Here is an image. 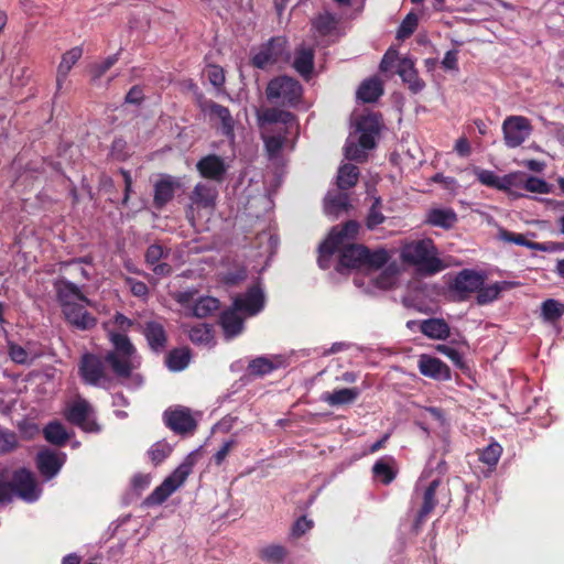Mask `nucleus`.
<instances>
[{"label": "nucleus", "instance_id": "obj_1", "mask_svg": "<svg viewBox=\"0 0 564 564\" xmlns=\"http://www.w3.org/2000/svg\"><path fill=\"white\" fill-rule=\"evenodd\" d=\"M401 260L414 265L420 273L425 275H434L446 268L438 258L437 247L430 238L405 243L401 249Z\"/></svg>", "mask_w": 564, "mask_h": 564}, {"label": "nucleus", "instance_id": "obj_2", "mask_svg": "<svg viewBox=\"0 0 564 564\" xmlns=\"http://www.w3.org/2000/svg\"><path fill=\"white\" fill-rule=\"evenodd\" d=\"M337 270L341 269H380L389 261V253L384 249L371 251L368 247L359 243H347L340 246Z\"/></svg>", "mask_w": 564, "mask_h": 564}, {"label": "nucleus", "instance_id": "obj_3", "mask_svg": "<svg viewBox=\"0 0 564 564\" xmlns=\"http://www.w3.org/2000/svg\"><path fill=\"white\" fill-rule=\"evenodd\" d=\"M195 464V453H191L182 464L144 499L143 505L147 507H155L165 502L167 498L186 481Z\"/></svg>", "mask_w": 564, "mask_h": 564}, {"label": "nucleus", "instance_id": "obj_4", "mask_svg": "<svg viewBox=\"0 0 564 564\" xmlns=\"http://www.w3.org/2000/svg\"><path fill=\"white\" fill-rule=\"evenodd\" d=\"M265 96L271 102H279L283 107L295 108L301 102L303 87L297 79L282 75L272 78L268 83Z\"/></svg>", "mask_w": 564, "mask_h": 564}, {"label": "nucleus", "instance_id": "obj_5", "mask_svg": "<svg viewBox=\"0 0 564 564\" xmlns=\"http://www.w3.org/2000/svg\"><path fill=\"white\" fill-rule=\"evenodd\" d=\"M288 40L285 36H273L250 53V65L257 69H267L286 55Z\"/></svg>", "mask_w": 564, "mask_h": 564}, {"label": "nucleus", "instance_id": "obj_6", "mask_svg": "<svg viewBox=\"0 0 564 564\" xmlns=\"http://www.w3.org/2000/svg\"><path fill=\"white\" fill-rule=\"evenodd\" d=\"M63 415L67 422L85 432L100 431V426L95 421L93 406L80 397L67 403Z\"/></svg>", "mask_w": 564, "mask_h": 564}, {"label": "nucleus", "instance_id": "obj_7", "mask_svg": "<svg viewBox=\"0 0 564 564\" xmlns=\"http://www.w3.org/2000/svg\"><path fill=\"white\" fill-rule=\"evenodd\" d=\"M505 144L508 148L520 147L532 133V124L527 117L509 116L502 122Z\"/></svg>", "mask_w": 564, "mask_h": 564}, {"label": "nucleus", "instance_id": "obj_8", "mask_svg": "<svg viewBox=\"0 0 564 564\" xmlns=\"http://www.w3.org/2000/svg\"><path fill=\"white\" fill-rule=\"evenodd\" d=\"M217 196L218 192L215 186L197 183L189 194L191 204L185 210L187 220L194 225L196 209H214Z\"/></svg>", "mask_w": 564, "mask_h": 564}, {"label": "nucleus", "instance_id": "obj_9", "mask_svg": "<svg viewBox=\"0 0 564 564\" xmlns=\"http://www.w3.org/2000/svg\"><path fill=\"white\" fill-rule=\"evenodd\" d=\"M11 484L13 487V498L18 496L28 502L39 499L41 490L37 488L34 475L26 468L11 470Z\"/></svg>", "mask_w": 564, "mask_h": 564}, {"label": "nucleus", "instance_id": "obj_10", "mask_svg": "<svg viewBox=\"0 0 564 564\" xmlns=\"http://www.w3.org/2000/svg\"><path fill=\"white\" fill-rule=\"evenodd\" d=\"M163 420L171 431L181 435L192 434L197 427V423L187 408L167 409L163 413Z\"/></svg>", "mask_w": 564, "mask_h": 564}, {"label": "nucleus", "instance_id": "obj_11", "mask_svg": "<svg viewBox=\"0 0 564 564\" xmlns=\"http://www.w3.org/2000/svg\"><path fill=\"white\" fill-rule=\"evenodd\" d=\"M485 283V278L481 273L474 270L464 269L454 279L451 284V290L454 291L458 300H467L471 293H475Z\"/></svg>", "mask_w": 564, "mask_h": 564}, {"label": "nucleus", "instance_id": "obj_12", "mask_svg": "<svg viewBox=\"0 0 564 564\" xmlns=\"http://www.w3.org/2000/svg\"><path fill=\"white\" fill-rule=\"evenodd\" d=\"M360 229V224L357 220H348L340 226L332 228L327 238L325 239V249L329 252H336L340 246L347 245L346 241L357 238Z\"/></svg>", "mask_w": 564, "mask_h": 564}, {"label": "nucleus", "instance_id": "obj_13", "mask_svg": "<svg viewBox=\"0 0 564 564\" xmlns=\"http://www.w3.org/2000/svg\"><path fill=\"white\" fill-rule=\"evenodd\" d=\"M356 129L360 133L359 145L365 150H372L381 131L380 117L377 113L362 116L357 121Z\"/></svg>", "mask_w": 564, "mask_h": 564}, {"label": "nucleus", "instance_id": "obj_14", "mask_svg": "<svg viewBox=\"0 0 564 564\" xmlns=\"http://www.w3.org/2000/svg\"><path fill=\"white\" fill-rule=\"evenodd\" d=\"M199 175L206 180L221 183L227 174L228 165L217 154H207L196 163Z\"/></svg>", "mask_w": 564, "mask_h": 564}, {"label": "nucleus", "instance_id": "obj_15", "mask_svg": "<svg viewBox=\"0 0 564 564\" xmlns=\"http://www.w3.org/2000/svg\"><path fill=\"white\" fill-rule=\"evenodd\" d=\"M105 361L100 356L85 354L79 365V373L83 380L93 386H97L105 377Z\"/></svg>", "mask_w": 564, "mask_h": 564}, {"label": "nucleus", "instance_id": "obj_16", "mask_svg": "<svg viewBox=\"0 0 564 564\" xmlns=\"http://www.w3.org/2000/svg\"><path fill=\"white\" fill-rule=\"evenodd\" d=\"M55 290L57 294V300L61 306H66L67 312L72 316V311L69 305L78 304L80 302H87V297L83 293V291L73 282L67 280L66 278L58 279L55 284Z\"/></svg>", "mask_w": 564, "mask_h": 564}, {"label": "nucleus", "instance_id": "obj_17", "mask_svg": "<svg viewBox=\"0 0 564 564\" xmlns=\"http://www.w3.org/2000/svg\"><path fill=\"white\" fill-rule=\"evenodd\" d=\"M139 365L138 355H119L108 351V369L119 379H129Z\"/></svg>", "mask_w": 564, "mask_h": 564}, {"label": "nucleus", "instance_id": "obj_18", "mask_svg": "<svg viewBox=\"0 0 564 564\" xmlns=\"http://www.w3.org/2000/svg\"><path fill=\"white\" fill-rule=\"evenodd\" d=\"M66 455L64 453H55L51 449H44L37 453L36 466L39 471L46 479H52L58 474L64 465Z\"/></svg>", "mask_w": 564, "mask_h": 564}, {"label": "nucleus", "instance_id": "obj_19", "mask_svg": "<svg viewBox=\"0 0 564 564\" xmlns=\"http://www.w3.org/2000/svg\"><path fill=\"white\" fill-rule=\"evenodd\" d=\"M170 254V249L164 248L159 243L150 245L144 253V261L151 268L154 274L160 276H167L172 273V265L167 262H160L166 259Z\"/></svg>", "mask_w": 564, "mask_h": 564}, {"label": "nucleus", "instance_id": "obj_20", "mask_svg": "<svg viewBox=\"0 0 564 564\" xmlns=\"http://www.w3.org/2000/svg\"><path fill=\"white\" fill-rule=\"evenodd\" d=\"M236 310L253 316L262 311L264 306V294L258 285L249 288L243 296H237L234 300Z\"/></svg>", "mask_w": 564, "mask_h": 564}, {"label": "nucleus", "instance_id": "obj_21", "mask_svg": "<svg viewBox=\"0 0 564 564\" xmlns=\"http://www.w3.org/2000/svg\"><path fill=\"white\" fill-rule=\"evenodd\" d=\"M181 187V182L172 175L162 176L154 184L153 205L156 209H162L174 197L175 192Z\"/></svg>", "mask_w": 564, "mask_h": 564}, {"label": "nucleus", "instance_id": "obj_22", "mask_svg": "<svg viewBox=\"0 0 564 564\" xmlns=\"http://www.w3.org/2000/svg\"><path fill=\"white\" fill-rule=\"evenodd\" d=\"M420 372L429 378L440 381H446L451 379V369L436 357L429 355H422L419 359Z\"/></svg>", "mask_w": 564, "mask_h": 564}, {"label": "nucleus", "instance_id": "obj_23", "mask_svg": "<svg viewBox=\"0 0 564 564\" xmlns=\"http://www.w3.org/2000/svg\"><path fill=\"white\" fill-rule=\"evenodd\" d=\"M142 334L144 335L150 349L154 352H162L167 347V333L158 321L144 323Z\"/></svg>", "mask_w": 564, "mask_h": 564}, {"label": "nucleus", "instance_id": "obj_24", "mask_svg": "<svg viewBox=\"0 0 564 564\" xmlns=\"http://www.w3.org/2000/svg\"><path fill=\"white\" fill-rule=\"evenodd\" d=\"M87 305H89V300H87V302L69 305L72 316L69 315V312H67L66 306H63V314L67 322L79 329H89L93 327L96 319L86 311Z\"/></svg>", "mask_w": 564, "mask_h": 564}, {"label": "nucleus", "instance_id": "obj_25", "mask_svg": "<svg viewBox=\"0 0 564 564\" xmlns=\"http://www.w3.org/2000/svg\"><path fill=\"white\" fill-rule=\"evenodd\" d=\"M397 73L408 84L413 94L420 93L425 87V83L419 77L414 62L411 58H401L397 65Z\"/></svg>", "mask_w": 564, "mask_h": 564}, {"label": "nucleus", "instance_id": "obj_26", "mask_svg": "<svg viewBox=\"0 0 564 564\" xmlns=\"http://www.w3.org/2000/svg\"><path fill=\"white\" fill-rule=\"evenodd\" d=\"M204 110L209 113L210 117L217 118L221 122V133L227 138L234 137L235 131V121L230 113V110L215 102L214 100H208L204 105Z\"/></svg>", "mask_w": 564, "mask_h": 564}, {"label": "nucleus", "instance_id": "obj_27", "mask_svg": "<svg viewBox=\"0 0 564 564\" xmlns=\"http://www.w3.org/2000/svg\"><path fill=\"white\" fill-rule=\"evenodd\" d=\"M82 46H74L62 55L56 70V91H61L73 66L82 58Z\"/></svg>", "mask_w": 564, "mask_h": 564}, {"label": "nucleus", "instance_id": "obj_28", "mask_svg": "<svg viewBox=\"0 0 564 564\" xmlns=\"http://www.w3.org/2000/svg\"><path fill=\"white\" fill-rule=\"evenodd\" d=\"M239 310H236L232 305L231 308H227L221 312L219 316V324L224 330L225 337L231 339L243 330V318L238 314Z\"/></svg>", "mask_w": 564, "mask_h": 564}, {"label": "nucleus", "instance_id": "obj_29", "mask_svg": "<svg viewBox=\"0 0 564 564\" xmlns=\"http://www.w3.org/2000/svg\"><path fill=\"white\" fill-rule=\"evenodd\" d=\"M257 119L260 126L283 123L292 126L297 122L296 116L290 111L280 108H264L257 112Z\"/></svg>", "mask_w": 564, "mask_h": 564}, {"label": "nucleus", "instance_id": "obj_30", "mask_svg": "<svg viewBox=\"0 0 564 564\" xmlns=\"http://www.w3.org/2000/svg\"><path fill=\"white\" fill-rule=\"evenodd\" d=\"M441 485V479L432 480L423 490L422 505L417 511L415 523H422L437 505L436 490Z\"/></svg>", "mask_w": 564, "mask_h": 564}, {"label": "nucleus", "instance_id": "obj_31", "mask_svg": "<svg viewBox=\"0 0 564 564\" xmlns=\"http://www.w3.org/2000/svg\"><path fill=\"white\" fill-rule=\"evenodd\" d=\"M457 220V214L452 208H432L426 214L425 224L448 230Z\"/></svg>", "mask_w": 564, "mask_h": 564}, {"label": "nucleus", "instance_id": "obj_32", "mask_svg": "<svg viewBox=\"0 0 564 564\" xmlns=\"http://www.w3.org/2000/svg\"><path fill=\"white\" fill-rule=\"evenodd\" d=\"M420 330L431 339L445 340L449 337L451 328L443 318H427L420 323Z\"/></svg>", "mask_w": 564, "mask_h": 564}, {"label": "nucleus", "instance_id": "obj_33", "mask_svg": "<svg viewBox=\"0 0 564 564\" xmlns=\"http://www.w3.org/2000/svg\"><path fill=\"white\" fill-rule=\"evenodd\" d=\"M314 50L311 47H299L295 51L293 62L294 69L304 78L310 79L314 70Z\"/></svg>", "mask_w": 564, "mask_h": 564}, {"label": "nucleus", "instance_id": "obj_34", "mask_svg": "<svg viewBox=\"0 0 564 564\" xmlns=\"http://www.w3.org/2000/svg\"><path fill=\"white\" fill-rule=\"evenodd\" d=\"M383 84L377 76L365 79L357 90V98L366 104L376 102L383 95Z\"/></svg>", "mask_w": 564, "mask_h": 564}, {"label": "nucleus", "instance_id": "obj_35", "mask_svg": "<svg viewBox=\"0 0 564 564\" xmlns=\"http://www.w3.org/2000/svg\"><path fill=\"white\" fill-rule=\"evenodd\" d=\"M393 457H382L378 459L372 466L373 478L382 485H390L397 477V469L394 468Z\"/></svg>", "mask_w": 564, "mask_h": 564}, {"label": "nucleus", "instance_id": "obj_36", "mask_svg": "<svg viewBox=\"0 0 564 564\" xmlns=\"http://www.w3.org/2000/svg\"><path fill=\"white\" fill-rule=\"evenodd\" d=\"M359 395H360V389L357 387L343 388V389L334 390L333 392H325L322 395V400L332 406H338V405L350 404V403L355 402Z\"/></svg>", "mask_w": 564, "mask_h": 564}, {"label": "nucleus", "instance_id": "obj_37", "mask_svg": "<svg viewBox=\"0 0 564 564\" xmlns=\"http://www.w3.org/2000/svg\"><path fill=\"white\" fill-rule=\"evenodd\" d=\"M516 285L513 282L501 281L496 282L491 285L480 286L477 291V303L479 305H486L496 301L502 291L512 289Z\"/></svg>", "mask_w": 564, "mask_h": 564}, {"label": "nucleus", "instance_id": "obj_38", "mask_svg": "<svg viewBox=\"0 0 564 564\" xmlns=\"http://www.w3.org/2000/svg\"><path fill=\"white\" fill-rule=\"evenodd\" d=\"M477 180L488 187L507 191L512 185V176L506 175L502 178L489 170L476 171Z\"/></svg>", "mask_w": 564, "mask_h": 564}, {"label": "nucleus", "instance_id": "obj_39", "mask_svg": "<svg viewBox=\"0 0 564 564\" xmlns=\"http://www.w3.org/2000/svg\"><path fill=\"white\" fill-rule=\"evenodd\" d=\"M43 435L48 443L56 446H63L69 440V434L58 421L47 423L43 429Z\"/></svg>", "mask_w": 564, "mask_h": 564}, {"label": "nucleus", "instance_id": "obj_40", "mask_svg": "<svg viewBox=\"0 0 564 564\" xmlns=\"http://www.w3.org/2000/svg\"><path fill=\"white\" fill-rule=\"evenodd\" d=\"M191 361V350L187 347L172 349L165 358V365L171 371L184 370Z\"/></svg>", "mask_w": 564, "mask_h": 564}, {"label": "nucleus", "instance_id": "obj_41", "mask_svg": "<svg viewBox=\"0 0 564 564\" xmlns=\"http://www.w3.org/2000/svg\"><path fill=\"white\" fill-rule=\"evenodd\" d=\"M359 169L350 163L344 164L339 167L337 174V186L339 189H349L354 187L359 178Z\"/></svg>", "mask_w": 564, "mask_h": 564}, {"label": "nucleus", "instance_id": "obj_42", "mask_svg": "<svg viewBox=\"0 0 564 564\" xmlns=\"http://www.w3.org/2000/svg\"><path fill=\"white\" fill-rule=\"evenodd\" d=\"M109 340L112 345V349L110 351L119 355H138L135 346L127 334L109 333Z\"/></svg>", "mask_w": 564, "mask_h": 564}, {"label": "nucleus", "instance_id": "obj_43", "mask_svg": "<svg viewBox=\"0 0 564 564\" xmlns=\"http://www.w3.org/2000/svg\"><path fill=\"white\" fill-rule=\"evenodd\" d=\"M13 500V487L11 484V468L0 464V506Z\"/></svg>", "mask_w": 564, "mask_h": 564}, {"label": "nucleus", "instance_id": "obj_44", "mask_svg": "<svg viewBox=\"0 0 564 564\" xmlns=\"http://www.w3.org/2000/svg\"><path fill=\"white\" fill-rule=\"evenodd\" d=\"M498 238L508 243L527 247L531 250L540 251L541 242L528 240L524 235L510 231L506 228H499Z\"/></svg>", "mask_w": 564, "mask_h": 564}, {"label": "nucleus", "instance_id": "obj_45", "mask_svg": "<svg viewBox=\"0 0 564 564\" xmlns=\"http://www.w3.org/2000/svg\"><path fill=\"white\" fill-rule=\"evenodd\" d=\"M349 196L346 193H328L325 197V210L328 214L338 215L349 208Z\"/></svg>", "mask_w": 564, "mask_h": 564}, {"label": "nucleus", "instance_id": "obj_46", "mask_svg": "<svg viewBox=\"0 0 564 564\" xmlns=\"http://www.w3.org/2000/svg\"><path fill=\"white\" fill-rule=\"evenodd\" d=\"M337 24L338 19L330 12L321 13L313 20L314 29L323 36L333 33L336 30Z\"/></svg>", "mask_w": 564, "mask_h": 564}, {"label": "nucleus", "instance_id": "obj_47", "mask_svg": "<svg viewBox=\"0 0 564 564\" xmlns=\"http://www.w3.org/2000/svg\"><path fill=\"white\" fill-rule=\"evenodd\" d=\"M172 446L164 440L154 443L148 451V456L154 466L163 463L172 453Z\"/></svg>", "mask_w": 564, "mask_h": 564}, {"label": "nucleus", "instance_id": "obj_48", "mask_svg": "<svg viewBox=\"0 0 564 564\" xmlns=\"http://www.w3.org/2000/svg\"><path fill=\"white\" fill-rule=\"evenodd\" d=\"M219 308V301L212 296H204L197 300L193 306V315L198 318L209 316Z\"/></svg>", "mask_w": 564, "mask_h": 564}, {"label": "nucleus", "instance_id": "obj_49", "mask_svg": "<svg viewBox=\"0 0 564 564\" xmlns=\"http://www.w3.org/2000/svg\"><path fill=\"white\" fill-rule=\"evenodd\" d=\"M541 313L545 321L555 322L563 316L564 304L556 300L547 299L541 305Z\"/></svg>", "mask_w": 564, "mask_h": 564}, {"label": "nucleus", "instance_id": "obj_50", "mask_svg": "<svg viewBox=\"0 0 564 564\" xmlns=\"http://www.w3.org/2000/svg\"><path fill=\"white\" fill-rule=\"evenodd\" d=\"M502 454V447L497 442H491L479 453V460L488 465L489 468L496 467Z\"/></svg>", "mask_w": 564, "mask_h": 564}, {"label": "nucleus", "instance_id": "obj_51", "mask_svg": "<svg viewBox=\"0 0 564 564\" xmlns=\"http://www.w3.org/2000/svg\"><path fill=\"white\" fill-rule=\"evenodd\" d=\"M189 339L193 344H209L213 338V329L208 324H197L189 329Z\"/></svg>", "mask_w": 564, "mask_h": 564}, {"label": "nucleus", "instance_id": "obj_52", "mask_svg": "<svg viewBox=\"0 0 564 564\" xmlns=\"http://www.w3.org/2000/svg\"><path fill=\"white\" fill-rule=\"evenodd\" d=\"M276 366L267 357H258L252 359L248 365V370L250 375L257 377H263L268 373H271Z\"/></svg>", "mask_w": 564, "mask_h": 564}, {"label": "nucleus", "instance_id": "obj_53", "mask_svg": "<svg viewBox=\"0 0 564 564\" xmlns=\"http://www.w3.org/2000/svg\"><path fill=\"white\" fill-rule=\"evenodd\" d=\"M259 556L264 562L279 564L285 558L286 550L282 545L271 544L263 547Z\"/></svg>", "mask_w": 564, "mask_h": 564}, {"label": "nucleus", "instance_id": "obj_54", "mask_svg": "<svg viewBox=\"0 0 564 564\" xmlns=\"http://www.w3.org/2000/svg\"><path fill=\"white\" fill-rule=\"evenodd\" d=\"M381 198L376 197L366 217V227L373 230L377 226L386 220V216L381 213Z\"/></svg>", "mask_w": 564, "mask_h": 564}, {"label": "nucleus", "instance_id": "obj_55", "mask_svg": "<svg viewBox=\"0 0 564 564\" xmlns=\"http://www.w3.org/2000/svg\"><path fill=\"white\" fill-rule=\"evenodd\" d=\"M8 354L11 360L19 365H29L33 361V358L22 346L11 341L8 344Z\"/></svg>", "mask_w": 564, "mask_h": 564}, {"label": "nucleus", "instance_id": "obj_56", "mask_svg": "<svg viewBox=\"0 0 564 564\" xmlns=\"http://www.w3.org/2000/svg\"><path fill=\"white\" fill-rule=\"evenodd\" d=\"M18 446V436L14 432L0 431V455L7 454L15 449Z\"/></svg>", "mask_w": 564, "mask_h": 564}, {"label": "nucleus", "instance_id": "obj_57", "mask_svg": "<svg viewBox=\"0 0 564 564\" xmlns=\"http://www.w3.org/2000/svg\"><path fill=\"white\" fill-rule=\"evenodd\" d=\"M417 28V17L409 13L401 22L398 29V39H406L411 36Z\"/></svg>", "mask_w": 564, "mask_h": 564}, {"label": "nucleus", "instance_id": "obj_58", "mask_svg": "<svg viewBox=\"0 0 564 564\" xmlns=\"http://www.w3.org/2000/svg\"><path fill=\"white\" fill-rule=\"evenodd\" d=\"M523 187L531 193L547 194L550 192L549 183L536 176L527 177Z\"/></svg>", "mask_w": 564, "mask_h": 564}, {"label": "nucleus", "instance_id": "obj_59", "mask_svg": "<svg viewBox=\"0 0 564 564\" xmlns=\"http://www.w3.org/2000/svg\"><path fill=\"white\" fill-rule=\"evenodd\" d=\"M401 58L399 57V52L397 48L394 47H390L388 48V51L384 53L381 62H380V65H379V68H380V72L382 73H387L389 70H391L397 62L399 63Z\"/></svg>", "mask_w": 564, "mask_h": 564}, {"label": "nucleus", "instance_id": "obj_60", "mask_svg": "<svg viewBox=\"0 0 564 564\" xmlns=\"http://www.w3.org/2000/svg\"><path fill=\"white\" fill-rule=\"evenodd\" d=\"M437 350L444 356H446L457 368H465L463 356L457 349L449 347L447 345H438Z\"/></svg>", "mask_w": 564, "mask_h": 564}, {"label": "nucleus", "instance_id": "obj_61", "mask_svg": "<svg viewBox=\"0 0 564 564\" xmlns=\"http://www.w3.org/2000/svg\"><path fill=\"white\" fill-rule=\"evenodd\" d=\"M285 137L270 135L264 139V145L271 156L276 155L283 148Z\"/></svg>", "mask_w": 564, "mask_h": 564}, {"label": "nucleus", "instance_id": "obj_62", "mask_svg": "<svg viewBox=\"0 0 564 564\" xmlns=\"http://www.w3.org/2000/svg\"><path fill=\"white\" fill-rule=\"evenodd\" d=\"M365 149H362L359 143H347L345 147V156L350 161H357L362 162L367 159L366 153L364 152Z\"/></svg>", "mask_w": 564, "mask_h": 564}, {"label": "nucleus", "instance_id": "obj_63", "mask_svg": "<svg viewBox=\"0 0 564 564\" xmlns=\"http://www.w3.org/2000/svg\"><path fill=\"white\" fill-rule=\"evenodd\" d=\"M207 76L210 84L215 87H221L225 84L224 69L218 65H209Z\"/></svg>", "mask_w": 564, "mask_h": 564}, {"label": "nucleus", "instance_id": "obj_64", "mask_svg": "<svg viewBox=\"0 0 564 564\" xmlns=\"http://www.w3.org/2000/svg\"><path fill=\"white\" fill-rule=\"evenodd\" d=\"M313 528V521L305 516L300 517L292 525V535L300 538Z\"/></svg>", "mask_w": 564, "mask_h": 564}]
</instances>
